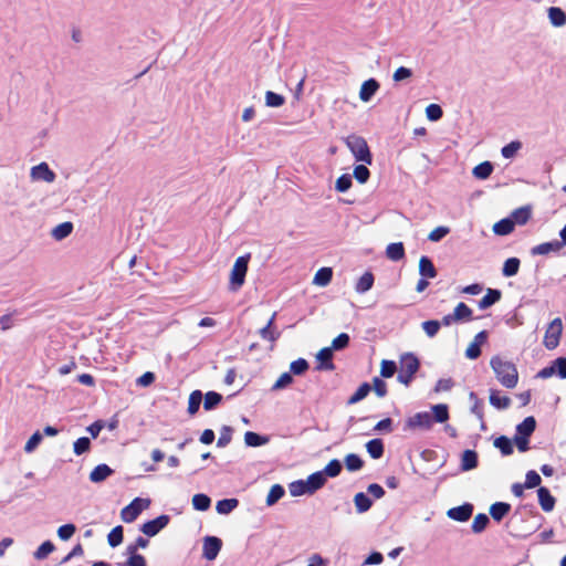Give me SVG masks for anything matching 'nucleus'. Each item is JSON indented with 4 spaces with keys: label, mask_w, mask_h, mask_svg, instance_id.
I'll use <instances>...</instances> for the list:
<instances>
[{
    "label": "nucleus",
    "mask_w": 566,
    "mask_h": 566,
    "mask_svg": "<svg viewBox=\"0 0 566 566\" xmlns=\"http://www.w3.org/2000/svg\"><path fill=\"white\" fill-rule=\"evenodd\" d=\"M432 413L428 411L417 412L406 419L403 431H428L434 422L444 423L449 420V407L446 403H438L431 407Z\"/></svg>",
    "instance_id": "nucleus-1"
},
{
    "label": "nucleus",
    "mask_w": 566,
    "mask_h": 566,
    "mask_svg": "<svg viewBox=\"0 0 566 566\" xmlns=\"http://www.w3.org/2000/svg\"><path fill=\"white\" fill-rule=\"evenodd\" d=\"M490 366L502 386L512 389L517 385L518 371L512 361L505 360L496 355L491 358Z\"/></svg>",
    "instance_id": "nucleus-2"
},
{
    "label": "nucleus",
    "mask_w": 566,
    "mask_h": 566,
    "mask_svg": "<svg viewBox=\"0 0 566 566\" xmlns=\"http://www.w3.org/2000/svg\"><path fill=\"white\" fill-rule=\"evenodd\" d=\"M345 143L356 161L373 164V155L364 137L353 134L345 139Z\"/></svg>",
    "instance_id": "nucleus-3"
},
{
    "label": "nucleus",
    "mask_w": 566,
    "mask_h": 566,
    "mask_svg": "<svg viewBox=\"0 0 566 566\" xmlns=\"http://www.w3.org/2000/svg\"><path fill=\"white\" fill-rule=\"evenodd\" d=\"M249 261H250L249 253L241 255L235 260L234 265L231 270V274H230V286L229 287L231 291L235 292L244 284L245 275L248 272Z\"/></svg>",
    "instance_id": "nucleus-4"
},
{
    "label": "nucleus",
    "mask_w": 566,
    "mask_h": 566,
    "mask_svg": "<svg viewBox=\"0 0 566 566\" xmlns=\"http://www.w3.org/2000/svg\"><path fill=\"white\" fill-rule=\"evenodd\" d=\"M150 505L149 499L135 497L120 511V518L125 523H133L139 514Z\"/></svg>",
    "instance_id": "nucleus-5"
},
{
    "label": "nucleus",
    "mask_w": 566,
    "mask_h": 566,
    "mask_svg": "<svg viewBox=\"0 0 566 566\" xmlns=\"http://www.w3.org/2000/svg\"><path fill=\"white\" fill-rule=\"evenodd\" d=\"M562 332L563 322L559 317H556L549 323L545 332L544 346L549 350L555 349L559 344Z\"/></svg>",
    "instance_id": "nucleus-6"
},
{
    "label": "nucleus",
    "mask_w": 566,
    "mask_h": 566,
    "mask_svg": "<svg viewBox=\"0 0 566 566\" xmlns=\"http://www.w3.org/2000/svg\"><path fill=\"white\" fill-rule=\"evenodd\" d=\"M170 521V516L161 514L154 520L147 521L140 526V531L148 537L156 536Z\"/></svg>",
    "instance_id": "nucleus-7"
},
{
    "label": "nucleus",
    "mask_w": 566,
    "mask_h": 566,
    "mask_svg": "<svg viewBox=\"0 0 566 566\" xmlns=\"http://www.w3.org/2000/svg\"><path fill=\"white\" fill-rule=\"evenodd\" d=\"M222 547V541L216 536H206L203 539L202 555L208 560L217 558Z\"/></svg>",
    "instance_id": "nucleus-8"
},
{
    "label": "nucleus",
    "mask_w": 566,
    "mask_h": 566,
    "mask_svg": "<svg viewBox=\"0 0 566 566\" xmlns=\"http://www.w3.org/2000/svg\"><path fill=\"white\" fill-rule=\"evenodd\" d=\"M473 509V504L463 503L462 505L449 509L447 516L457 522H467L472 516Z\"/></svg>",
    "instance_id": "nucleus-9"
},
{
    "label": "nucleus",
    "mask_w": 566,
    "mask_h": 566,
    "mask_svg": "<svg viewBox=\"0 0 566 566\" xmlns=\"http://www.w3.org/2000/svg\"><path fill=\"white\" fill-rule=\"evenodd\" d=\"M31 178L33 180L53 182L55 179V174L46 163H40L39 165L31 168Z\"/></svg>",
    "instance_id": "nucleus-10"
},
{
    "label": "nucleus",
    "mask_w": 566,
    "mask_h": 566,
    "mask_svg": "<svg viewBox=\"0 0 566 566\" xmlns=\"http://www.w3.org/2000/svg\"><path fill=\"white\" fill-rule=\"evenodd\" d=\"M399 363V370L411 375H415L420 367V361L413 353H405L401 355Z\"/></svg>",
    "instance_id": "nucleus-11"
},
{
    "label": "nucleus",
    "mask_w": 566,
    "mask_h": 566,
    "mask_svg": "<svg viewBox=\"0 0 566 566\" xmlns=\"http://www.w3.org/2000/svg\"><path fill=\"white\" fill-rule=\"evenodd\" d=\"M333 348L324 347L316 355V359L318 360L317 369L318 370H328L332 371L335 369V365L333 363Z\"/></svg>",
    "instance_id": "nucleus-12"
},
{
    "label": "nucleus",
    "mask_w": 566,
    "mask_h": 566,
    "mask_svg": "<svg viewBox=\"0 0 566 566\" xmlns=\"http://www.w3.org/2000/svg\"><path fill=\"white\" fill-rule=\"evenodd\" d=\"M379 82L374 78V77H370L368 80H366L361 86H360V91H359V98L360 101L367 103L369 102L373 96L377 93V91L379 90Z\"/></svg>",
    "instance_id": "nucleus-13"
},
{
    "label": "nucleus",
    "mask_w": 566,
    "mask_h": 566,
    "mask_svg": "<svg viewBox=\"0 0 566 566\" xmlns=\"http://www.w3.org/2000/svg\"><path fill=\"white\" fill-rule=\"evenodd\" d=\"M563 249V247L559 243V240H553L548 242H543L541 244H537L531 249L532 255H546L551 252H559Z\"/></svg>",
    "instance_id": "nucleus-14"
},
{
    "label": "nucleus",
    "mask_w": 566,
    "mask_h": 566,
    "mask_svg": "<svg viewBox=\"0 0 566 566\" xmlns=\"http://www.w3.org/2000/svg\"><path fill=\"white\" fill-rule=\"evenodd\" d=\"M536 429V420L533 416L526 417L521 423H518L515 428L516 437L531 438Z\"/></svg>",
    "instance_id": "nucleus-15"
},
{
    "label": "nucleus",
    "mask_w": 566,
    "mask_h": 566,
    "mask_svg": "<svg viewBox=\"0 0 566 566\" xmlns=\"http://www.w3.org/2000/svg\"><path fill=\"white\" fill-rule=\"evenodd\" d=\"M537 496H538L539 505L544 512H551L554 510L556 500L551 494V491L547 488L539 486L537 489Z\"/></svg>",
    "instance_id": "nucleus-16"
},
{
    "label": "nucleus",
    "mask_w": 566,
    "mask_h": 566,
    "mask_svg": "<svg viewBox=\"0 0 566 566\" xmlns=\"http://www.w3.org/2000/svg\"><path fill=\"white\" fill-rule=\"evenodd\" d=\"M113 473L114 470L109 465L101 463L92 470V472L90 473V480L94 483H99L105 481Z\"/></svg>",
    "instance_id": "nucleus-17"
},
{
    "label": "nucleus",
    "mask_w": 566,
    "mask_h": 566,
    "mask_svg": "<svg viewBox=\"0 0 566 566\" xmlns=\"http://www.w3.org/2000/svg\"><path fill=\"white\" fill-rule=\"evenodd\" d=\"M305 481L307 484V489H310V494H314L316 491H318L325 485L327 478L324 475L322 471H317L310 474Z\"/></svg>",
    "instance_id": "nucleus-18"
},
{
    "label": "nucleus",
    "mask_w": 566,
    "mask_h": 566,
    "mask_svg": "<svg viewBox=\"0 0 566 566\" xmlns=\"http://www.w3.org/2000/svg\"><path fill=\"white\" fill-rule=\"evenodd\" d=\"M547 15L551 24L555 28H560L566 24V12L559 7H549Z\"/></svg>",
    "instance_id": "nucleus-19"
},
{
    "label": "nucleus",
    "mask_w": 566,
    "mask_h": 566,
    "mask_svg": "<svg viewBox=\"0 0 566 566\" xmlns=\"http://www.w3.org/2000/svg\"><path fill=\"white\" fill-rule=\"evenodd\" d=\"M419 274L427 279H434L437 276V269L432 260L427 255H422L419 260Z\"/></svg>",
    "instance_id": "nucleus-20"
},
{
    "label": "nucleus",
    "mask_w": 566,
    "mask_h": 566,
    "mask_svg": "<svg viewBox=\"0 0 566 566\" xmlns=\"http://www.w3.org/2000/svg\"><path fill=\"white\" fill-rule=\"evenodd\" d=\"M502 297L501 290L488 289L486 294L479 301V308L486 310L497 303Z\"/></svg>",
    "instance_id": "nucleus-21"
},
{
    "label": "nucleus",
    "mask_w": 566,
    "mask_h": 566,
    "mask_svg": "<svg viewBox=\"0 0 566 566\" xmlns=\"http://www.w3.org/2000/svg\"><path fill=\"white\" fill-rule=\"evenodd\" d=\"M511 511V504L495 502L490 506V515L495 522H501Z\"/></svg>",
    "instance_id": "nucleus-22"
},
{
    "label": "nucleus",
    "mask_w": 566,
    "mask_h": 566,
    "mask_svg": "<svg viewBox=\"0 0 566 566\" xmlns=\"http://www.w3.org/2000/svg\"><path fill=\"white\" fill-rule=\"evenodd\" d=\"M479 457L474 450H465L461 458V470L470 471L478 467Z\"/></svg>",
    "instance_id": "nucleus-23"
},
{
    "label": "nucleus",
    "mask_w": 566,
    "mask_h": 566,
    "mask_svg": "<svg viewBox=\"0 0 566 566\" xmlns=\"http://www.w3.org/2000/svg\"><path fill=\"white\" fill-rule=\"evenodd\" d=\"M366 450L370 458L380 459L385 452L384 441L379 438L371 439L366 443Z\"/></svg>",
    "instance_id": "nucleus-24"
},
{
    "label": "nucleus",
    "mask_w": 566,
    "mask_h": 566,
    "mask_svg": "<svg viewBox=\"0 0 566 566\" xmlns=\"http://www.w3.org/2000/svg\"><path fill=\"white\" fill-rule=\"evenodd\" d=\"M375 282L374 274L370 271L365 272L357 281L355 285V291L358 294H365L368 292Z\"/></svg>",
    "instance_id": "nucleus-25"
},
{
    "label": "nucleus",
    "mask_w": 566,
    "mask_h": 566,
    "mask_svg": "<svg viewBox=\"0 0 566 566\" xmlns=\"http://www.w3.org/2000/svg\"><path fill=\"white\" fill-rule=\"evenodd\" d=\"M270 441L269 436H263L253 431L244 433V442L248 447L256 448L266 444Z\"/></svg>",
    "instance_id": "nucleus-26"
},
{
    "label": "nucleus",
    "mask_w": 566,
    "mask_h": 566,
    "mask_svg": "<svg viewBox=\"0 0 566 566\" xmlns=\"http://www.w3.org/2000/svg\"><path fill=\"white\" fill-rule=\"evenodd\" d=\"M494 447L500 450L503 457L511 455L514 452L513 439L506 436H500L494 440Z\"/></svg>",
    "instance_id": "nucleus-27"
},
{
    "label": "nucleus",
    "mask_w": 566,
    "mask_h": 566,
    "mask_svg": "<svg viewBox=\"0 0 566 566\" xmlns=\"http://www.w3.org/2000/svg\"><path fill=\"white\" fill-rule=\"evenodd\" d=\"M386 255L391 261H400L405 256V247L402 242H392L387 245Z\"/></svg>",
    "instance_id": "nucleus-28"
},
{
    "label": "nucleus",
    "mask_w": 566,
    "mask_h": 566,
    "mask_svg": "<svg viewBox=\"0 0 566 566\" xmlns=\"http://www.w3.org/2000/svg\"><path fill=\"white\" fill-rule=\"evenodd\" d=\"M493 169H494L493 164L489 160H485V161L476 165L473 168L472 174L476 179L485 180L491 176V174L493 172Z\"/></svg>",
    "instance_id": "nucleus-29"
},
{
    "label": "nucleus",
    "mask_w": 566,
    "mask_h": 566,
    "mask_svg": "<svg viewBox=\"0 0 566 566\" xmlns=\"http://www.w3.org/2000/svg\"><path fill=\"white\" fill-rule=\"evenodd\" d=\"M521 261L516 256H512L505 260L502 268V275L505 277H512L518 273Z\"/></svg>",
    "instance_id": "nucleus-30"
},
{
    "label": "nucleus",
    "mask_w": 566,
    "mask_h": 566,
    "mask_svg": "<svg viewBox=\"0 0 566 566\" xmlns=\"http://www.w3.org/2000/svg\"><path fill=\"white\" fill-rule=\"evenodd\" d=\"M354 503L356 511L361 514L370 510L373 505V500L366 493L358 492L354 496Z\"/></svg>",
    "instance_id": "nucleus-31"
},
{
    "label": "nucleus",
    "mask_w": 566,
    "mask_h": 566,
    "mask_svg": "<svg viewBox=\"0 0 566 566\" xmlns=\"http://www.w3.org/2000/svg\"><path fill=\"white\" fill-rule=\"evenodd\" d=\"M239 505V500L231 499H222L217 502L216 510L219 514L226 515L231 513Z\"/></svg>",
    "instance_id": "nucleus-32"
},
{
    "label": "nucleus",
    "mask_w": 566,
    "mask_h": 566,
    "mask_svg": "<svg viewBox=\"0 0 566 566\" xmlns=\"http://www.w3.org/2000/svg\"><path fill=\"white\" fill-rule=\"evenodd\" d=\"M531 214H532V212L528 207H521L518 209H515L512 212L510 219H512V221H514V226L515 224L523 226L530 220Z\"/></svg>",
    "instance_id": "nucleus-33"
},
{
    "label": "nucleus",
    "mask_w": 566,
    "mask_h": 566,
    "mask_svg": "<svg viewBox=\"0 0 566 566\" xmlns=\"http://www.w3.org/2000/svg\"><path fill=\"white\" fill-rule=\"evenodd\" d=\"M73 228L72 222H62L52 230V237L57 241L63 240L72 233Z\"/></svg>",
    "instance_id": "nucleus-34"
},
{
    "label": "nucleus",
    "mask_w": 566,
    "mask_h": 566,
    "mask_svg": "<svg viewBox=\"0 0 566 566\" xmlns=\"http://www.w3.org/2000/svg\"><path fill=\"white\" fill-rule=\"evenodd\" d=\"M514 230V221L509 218H504L500 221H497L493 226V231L497 235H507Z\"/></svg>",
    "instance_id": "nucleus-35"
},
{
    "label": "nucleus",
    "mask_w": 566,
    "mask_h": 566,
    "mask_svg": "<svg viewBox=\"0 0 566 566\" xmlns=\"http://www.w3.org/2000/svg\"><path fill=\"white\" fill-rule=\"evenodd\" d=\"M124 539V527L122 525H117L112 528V531L107 535L108 545L112 548L119 546Z\"/></svg>",
    "instance_id": "nucleus-36"
},
{
    "label": "nucleus",
    "mask_w": 566,
    "mask_h": 566,
    "mask_svg": "<svg viewBox=\"0 0 566 566\" xmlns=\"http://www.w3.org/2000/svg\"><path fill=\"white\" fill-rule=\"evenodd\" d=\"M469 398L471 401H473V405L471 407V412L475 415L481 420V429H485V423L483 421V403L478 398L476 394L474 391H471L469 395Z\"/></svg>",
    "instance_id": "nucleus-37"
},
{
    "label": "nucleus",
    "mask_w": 566,
    "mask_h": 566,
    "mask_svg": "<svg viewBox=\"0 0 566 566\" xmlns=\"http://www.w3.org/2000/svg\"><path fill=\"white\" fill-rule=\"evenodd\" d=\"M333 277L331 268H321L314 275L313 283L318 286H326Z\"/></svg>",
    "instance_id": "nucleus-38"
},
{
    "label": "nucleus",
    "mask_w": 566,
    "mask_h": 566,
    "mask_svg": "<svg viewBox=\"0 0 566 566\" xmlns=\"http://www.w3.org/2000/svg\"><path fill=\"white\" fill-rule=\"evenodd\" d=\"M203 395L201 390H193L188 400V413L193 416L198 412L200 405L202 402Z\"/></svg>",
    "instance_id": "nucleus-39"
},
{
    "label": "nucleus",
    "mask_w": 566,
    "mask_h": 566,
    "mask_svg": "<svg viewBox=\"0 0 566 566\" xmlns=\"http://www.w3.org/2000/svg\"><path fill=\"white\" fill-rule=\"evenodd\" d=\"M371 390V386L368 382H363L357 390L349 397L347 403L355 405L365 399Z\"/></svg>",
    "instance_id": "nucleus-40"
},
{
    "label": "nucleus",
    "mask_w": 566,
    "mask_h": 566,
    "mask_svg": "<svg viewBox=\"0 0 566 566\" xmlns=\"http://www.w3.org/2000/svg\"><path fill=\"white\" fill-rule=\"evenodd\" d=\"M285 494V490L281 484H273L266 496V505L272 506L280 501Z\"/></svg>",
    "instance_id": "nucleus-41"
},
{
    "label": "nucleus",
    "mask_w": 566,
    "mask_h": 566,
    "mask_svg": "<svg viewBox=\"0 0 566 566\" xmlns=\"http://www.w3.org/2000/svg\"><path fill=\"white\" fill-rule=\"evenodd\" d=\"M222 401V395L217 391H208L203 399V409L209 411L214 409Z\"/></svg>",
    "instance_id": "nucleus-42"
},
{
    "label": "nucleus",
    "mask_w": 566,
    "mask_h": 566,
    "mask_svg": "<svg viewBox=\"0 0 566 566\" xmlns=\"http://www.w3.org/2000/svg\"><path fill=\"white\" fill-rule=\"evenodd\" d=\"M289 491L292 496H302L304 494H310V489H307V484L305 480H296L289 484Z\"/></svg>",
    "instance_id": "nucleus-43"
},
{
    "label": "nucleus",
    "mask_w": 566,
    "mask_h": 566,
    "mask_svg": "<svg viewBox=\"0 0 566 566\" xmlns=\"http://www.w3.org/2000/svg\"><path fill=\"white\" fill-rule=\"evenodd\" d=\"M490 403L497 409H506L511 405V399L507 396H499L496 390H491Z\"/></svg>",
    "instance_id": "nucleus-44"
},
{
    "label": "nucleus",
    "mask_w": 566,
    "mask_h": 566,
    "mask_svg": "<svg viewBox=\"0 0 566 566\" xmlns=\"http://www.w3.org/2000/svg\"><path fill=\"white\" fill-rule=\"evenodd\" d=\"M211 505L210 497L205 493L195 494L192 497V506L197 511H207Z\"/></svg>",
    "instance_id": "nucleus-45"
},
{
    "label": "nucleus",
    "mask_w": 566,
    "mask_h": 566,
    "mask_svg": "<svg viewBox=\"0 0 566 566\" xmlns=\"http://www.w3.org/2000/svg\"><path fill=\"white\" fill-rule=\"evenodd\" d=\"M342 462L337 459L331 460L322 472L326 478H336L342 472Z\"/></svg>",
    "instance_id": "nucleus-46"
},
{
    "label": "nucleus",
    "mask_w": 566,
    "mask_h": 566,
    "mask_svg": "<svg viewBox=\"0 0 566 566\" xmlns=\"http://www.w3.org/2000/svg\"><path fill=\"white\" fill-rule=\"evenodd\" d=\"M259 335L262 339L274 343L280 338L281 333L276 329V327L265 325L259 331Z\"/></svg>",
    "instance_id": "nucleus-47"
},
{
    "label": "nucleus",
    "mask_w": 566,
    "mask_h": 566,
    "mask_svg": "<svg viewBox=\"0 0 566 566\" xmlns=\"http://www.w3.org/2000/svg\"><path fill=\"white\" fill-rule=\"evenodd\" d=\"M345 465L348 471L354 472L363 468L364 461L358 454L349 453L345 458Z\"/></svg>",
    "instance_id": "nucleus-48"
},
{
    "label": "nucleus",
    "mask_w": 566,
    "mask_h": 566,
    "mask_svg": "<svg viewBox=\"0 0 566 566\" xmlns=\"http://www.w3.org/2000/svg\"><path fill=\"white\" fill-rule=\"evenodd\" d=\"M453 313L457 321H470L473 312L465 303L460 302Z\"/></svg>",
    "instance_id": "nucleus-49"
},
{
    "label": "nucleus",
    "mask_w": 566,
    "mask_h": 566,
    "mask_svg": "<svg viewBox=\"0 0 566 566\" xmlns=\"http://www.w3.org/2000/svg\"><path fill=\"white\" fill-rule=\"evenodd\" d=\"M490 523V517L485 513H479L471 525L473 533L483 532Z\"/></svg>",
    "instance_id": "nucleus-50"
},
{
    "label": "nucleus",
    "mask_w": 566,
    "mask_h": 566,
    "mask_svg": "<svg viewBox=\"0 0 566 566\" xmlns=\"http://www.w3.org/2000/svg\"><path fill=\"white\" fill-rule=\"evenodd\" d=\"M55 549L54 544L51 541L43 542L38 549L34 552V558L42 560L46 558Z\"/></svg>",
    "instance_id": "nucleus-51"
},
{
    "label": "nucleus",
    "mask_w": 566,
    "mask_h": 566,
    "mask_svg": "<svg viewBox=\"0 0 566 566\" xmlns=\"http://www.w3.org/2000/svg\"><path fill=\"white\" fill-rule=\"evenodd\" d=\"M310 368V364L305 358H298L291 363L290 373L295 376L303 375Z\"/></svg>",
    "instance_id": "nucleus-52"
},
{
    "label": "nucleus",
    "mask_w": 566,
    "mask_h": 566,
    "mask_svg": "<svg viewBox=\"0 0 566 566\" xmlns=\"http://www.w3.org/2000/svg\"><path fill=\"white\" fill-rule=\"evenodd\" d=\"M353 176L359 184H366L370 177V171L367 168V164L363 163L355 166Z\"/></svg>",
    "instance_id": "nucleus-53"
},
{
    "label": "nucleus",
    "mask_w": 566,
    "mask_h": 566,
    "mask_svg": "<svg viewBox=\"0 0 566 566\" xmlns=\"http://www.w3.org/2000/svg\"><path fill=\"white\" fill-rule=\"evenodd\" d=\"M521 147L522 143L520 140H512L502 147L501 155L506 159L513 158Z\"/></svg>",
    "instance_id": "nucleus-54"
},
{
    "label": "nucleus",
    "mask_w": 566,
    "mask_h": 566,
    "mask_svg": "<svg viewBox=\"0 0 566 566\" xmlns=\"http://www.w3.org/2000/svg\"><path fill=\"white\" fill-rule=\"evenodd\" d=\"M353 185V177L349 174H343L340 175L336 182H335V189L338 192H346L350 189Z\"/></svg>",
    "instance_id": "nucleus-55"
},
{
    "label": "nucleus",
    "mask_w": 566,
    "mask_h": 566,
    "mask_svg": "<svg viewBox=\"0 0 566 566\" xmlns=\"http://www.w3.org/2000/svg\"><path fill=\"white\" fill-rule=\"evenodd\" d=\"M91 449V439L88 437L78 438L73 444V451L76 455H82Z\"/></svg>",
    "instance_id": "nucleus-56"
},
{
    "label": "nucleus",
    "mask_w": 566,
    "mask_h": 566,
    "mask_svg": "<svg viewBox=\"0 0 566 566\" xmlns=\"http://www.w3.org/2000/svg\"><path fill=\"white\" fill-rule=\"evenodd\" d=\"M293 375L290 371L283 373L273 384L272 390L277 391L287 388L293 382Z\"/></svg>",
    "instance_id": "nucleus-57"
},
{
    "label": "nucleus",
    "mask_w": 566,
    "mask_h": 566,
    "mask_svg": "<svg viewBox=\"0 0 566 566\" xmlns=\"http://www.w3.org/2000/svg\"><path fill=\"white\" fill-rule=\"evenodd\" d=\"M285 102L283 95L272 91H268L265 94V104L269 107H281Z\"/></svg>",
    "instance_id": "nucleus-58"
},
{
    "label": "nucleus",
    "mask_w": 566,
    "mask_h": 566,
    "mask_svg": "<svg viewBox=\"0 0 566 566\" xmlns=\"http://www.w3.org/2000/svg\"><path fill=\"white\" fill-rule=\"evenodd\" d=\"M350 342V337L347 333H340L338 336H336L329 348H333V350H343L345 349Z\"/></svg>",
    "instance_id": "nucleus-59"
},
{
    "label": "nucleus",
    "mask_w": 566,
    "mask_h": 566,
    "mask_svg": "<svg viewBox=\"0 0 566 566\" xmlns=\"http://www.w3.org/2000/svg\"><path fill=\"white\" fill-rule=\"evenodd\" d=\"M232 428L229 427V426H223L220 430V434H219V438H218V441H217V446L219 448H224L227 447L231 440H232Z\"/></svg>",
    "instance_id": "nucleus-60"
},
{
    "label": "nucleus",
    "mask_w": 566,
    "mask_h": 566,
    "mask_svg": "<svg viewBox=\"0 0 566 566\" xmlns=\"http://www.w3.org/2000/svg\"><path fill=\"white\" fill-rule=\"evenodd\" d=\"M440 327H441V323H440V321H437V319H429V321H424L422 323V329L424 331L427 336L430 338L434 337L438 334Z\"/></svg>",
    "instance_id": "nucleus-61"
},
{
    "label": "nucleus",
    "mask_w": 566,
    "mask_h": 566,
    "mask_svg": "<svg viewBox=\"0 0 566 566\" xmlns=\"http://www.w3.org/2000/svg\"><path fill=\"white\" fill-rule=\"evenodd\" d=\"M397 371V365L394 360L384 359L380 366V376L382 378H390Z\"/></svg>",
    "instance_id": "nucleus-62"
},
{
    "label": "nucleus",
    "mask_w": 566,
    "mask_h": 566,
    "mask_svg": "<svg viewBox=\"0 0 566 566\" xmlns=\"http://www.w3.org/2000/svg\"><path fill=\"white\" fill-rule=\"evenodd\" d=\"M125 554L128 556L126 562H124V564L126 566H147V560L144 555H142L139 553H126V552H125Z\"/></svg>",
    "instance_id": "nucleus-63"
},
{
    "label": "nucleus",
    "mask_w": 566,
    "mask_h": 566,
    "mask_svg": "<svg viewBox=\"0 0 566 566\" xmlns=\"http://www.w3.org/2000/svg\"><path fill=\"white\" fill-rule=\"evenodd\" d=\"M427 118L431 122H437L443 116V111L438 104H430L426 108Z\"/></svg>",
    "instance_id": "nucleus-64"
}]
</instances>
